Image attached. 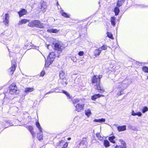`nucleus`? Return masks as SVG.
<instances>
[{
    "label": "nucleus",
    "instance_id": "f257e3e1",
    "mask_svg": "<svg viewBox=\"0 0 148 148\" xmlns=\"http://www.w3.org/2000/svg\"><path fill=\"white\" fill-rule=\"evenodd\" d=\"M102 76L101 75L99 76L94 75L92 79V83L95 84V88L99 92L101 93L105 92L103 88L100 85V79Z\"/></svg>",
    "mask_w": 148,
    "mask_h": 148
},
{
    "label": "nucleus",
    "instance_id": "f03ea898",
    "mask_svg": "<svg viewBox=\"0 0 148 148\" xmlns=\"http://www.w3.org/2000/svg\"><path fill=\"white\" fill-rule=\"evenodd\" d=\"M28 25L30 27H36L40 28H42L44 27L43 23L38 20H34L31 21L29 23Z\"/></svg>",
    "mask_w": 148,
    "mask_h": 148
},
{
    "label": "nucleus",
    "instance_id": "7ed1b4c3",
    "mask_svg": "<svg viewBox=\"0 0 148 148\" xmlns=\"http://www.w3.org/2000/svg\"><path fill=\"white\" fill-rule=\"evenodd\" d=\"M129 82H130V81L128 79H125L121 82L119 83L118 87V88H120L123 90L128 87L129 85Z\"/></svg>",
    "mask_w": 148,
    "mask_h": 148
},
{
    "label": "nucleus",
    "instance_id": "20e7f679",
    "mask_svg": "<svg viewBox=\"0 0 148 148\" xmlns=\"http://www.w3.org/2000/svg\"><path fill=\"white\" fill-rule=\"evenodd\" d=\"M10 92L11 94H13L17 93V88L16 84L15 83H12L10 85L9 87Z\"/></svg>",
    "mask_w": 148,
    "mask_h": 148
},
{
    "label": "nucleus",
    "instance_id": "39448f33",
    "mask_svg": "<svg viewBox=\"0 0 148 148\" xmlns=\"http://www.w3.org/2000/svg\"><path fill=\"white\" fill-rule=\"evenodd\" d=\"M12 66L8 69V71L11 74H12L16 69V60H14L12 61Z\"/></svg>",
    "mask_w": 148,
    "mask_h": 148
},
{
    "label": "nucleus",
    "instance_id": "423d86ee",
    "mask_svg": "<svg viewBox=\"0 0 148 148\" xmlns=\"http://www.w3.org/2000/svg\"><path fill=\"white\" fill-rule=\"evenodd\" d=\"M9 15L7 13L5 14L3 18V22L5 26H8L9 22Z\"/></svg>",
    "mask_w": 148,
    "mask_h": 148
},
{
    "label": "nucleus",
    "instance_id": "0eeeda50",
    "mask_svg": "<svg viewBox=\"0 0 148 148\" xmlns=\"http://www.w3.org/2000/svg\"><path fill=\"white\" fill-rule=\"evenodd\" d=\"M54 47V49L55 50L58 51L60 52H62L64 48L63 45L62 44L57 43L55 44Z\"/></svg>",
    "mask_w": 148,
    "mask_h": 148
},
{
    "label": "nucleus",
    "instance_id": "6e6552de",
    "mask_svg": "<svg viewBox=\"0 0 148 148\" xmlns=\"http://www.w3.org/2000/svg\"><path fill=\"white\" fill-rule=\"evenodd\" d=\"M68 145L67 143H64L63 141H60L57 143L56 148H66Z\"/></svg>",
    "mask_w": 148,
    "mask_h": 148
},
{
    "label": "nucleus",
    "instance_id": "1a4fd4ad",
    "mask_svg": "<svg viewBox=\"0 0 148 148\" xmlns=\"http://www.w3.org/2000/svg\"><path fill=\"white\" fill-rule=\"evenodd\" d=\"M121 145H116L114 148H126L127 146L125 142L122 140H120Z\"/></svg>",
    "mask_w": 148,
    "mask_h": 148
},
{
    "label": "nucleus",
    "instance_id": "9d476101",
    "mask_svg": "<svg viewBox=\"0 0 148 148\" xmlns=\"http://www.w3.org/2000/svg\"><path fill=\"white\" fill-rule=\"evenodd\" d=\"M84 104H83L78 103L75 106L76 110L79 112L83 109Z\"/></svg>",
    "mask_w": 148,
    "mask_h": 148
},
{
    "label": "nucleus",
    "instance_id": "9b49d317",
    "mask_svg": "<svg viewBox=\"0 0 148 148\" xmlns=\"http://www.w3.org/2000/svg\"><path fill=\"white\" fill-rule=\"evenodd\" d=\"M18 13L19 14L20 17H21L24 15L26 14L27 13V12L25 9H22L20 11L18 12Z\"/></svg>",
    "mask_w": 148,
    "mask_h": 148
},
{
    "label": "nucleus",
    "instance_id": "f8f14e48",
    "mask_svg": "<svg viewBox=\"0 0 148 148\" xmlns=\"http://www.w3.org/2000/svg\"><path fill=\"white\" fill-rule=\"evenodd\" d=\"M55 57V54L54 52H50L47 58H49V60H53V61Z\"/></svg>",
    "mask_w": 148,
    "mask_h": 148
},
{
    "label": "nucleus",
    "instance_id": "ddd939ff",
    "mask_svg": "<svg viewBox=\"0 0 148 148\" xmlns=\"http://www.w3.org/2000/svg\"><path fill=\"white\" fill-rule=\"evenodd\" d=\"M33 128L32 126H29L28 127V129L30 132L33 138L35 137V133L33 131Z\"/></svg>",
    "mask_w": 148,
    "mask_h": 148
},
{
    "label": "nucleus",
    "instance_id": "4468645a",
    "mask_svg": "<svg viewBox=\"0 0 148 148\" xmlns=\"http://www.w3.org/2000/svg\"><path fill=\"white\" fill-rule=\"evenodd\" d=\"M117 130L119 132L123 131L126 130V126H119L117 127Z\"/></svg>",
    "mask_w": 148,
    "mask_h": 148
},
{
    "label": "nucleus",
    "instance_id": "2eb2a0df",
    "mask_svg": "<svg viewBox=\"0 0 148 148\" xmlns=\"http://www.w3.org/2000/svg\"><path fill=\"white\" fill-rule=\"evenodd\" d=\"M29 20L27 19H22L20 21H19L18 23V25H21L22 24H25L27 22H29Z\"/></svg>",
    "mask_w": 148,
    "mask_h": 148
},
{
    "label": "nucleus",
    "instance_id": "dca6fc26",
    "mask_svg": "<svg viewBox=\"0 0 148 148\" xmlns=\"http://www.w3.org/2000/svg\"><path fill=\"white\" fill-rule=\"evenodd\" d=\"M53 62V60H49V58H47V60L46 61L45 64V67H48Z\"/></svg>",
    "mask_w": 148,
    "mask_h": 148
},
{
    "label": "nucleus",
    "instance_id": "f3484780",
    "mask_svg": "<svg viewBox=\"0 0 148 148\" xmlns=\"http://www.w3.org/2000/svg\"><path fill=\"white\" fill-rule=\"evenodd\" d=\"M58 82L64 86L66 85L67 84L66 79H59Z\"/></svg>",
    "mask_w": 148,
    "mask_h": 148
},
{
    "label": "nucleus",
    "instance_id": "a211bd4d",
    "mask_svg": "<svg viewBox=\"0 0 148 148\" xmlns=\"http://www.w3.org/2000/svg\"><path fill=\"white\" fill-rule=\"evenodd\" d=\"M104 95L99 94H95L92 97V99L93 100H95L101 97H103Z\"/></svg>",
    "mask_w": 148,
    "mask_h": 148
},
{
    "label": "nucleus",
    "instance_id": "6ab92c4d",
    "mask_svg": "<svg viewBox=\"0 0 148 148\" xmlns=\"http://www.w3.org/2000/svg\"><path fill=\"white\" fill-rule=\"evenodd\" d=\"M101 52V51L99 49V48L97 49H96L94 51V55L95 57H97V56L100 55Z\"/></svg>",
    "mask_w": 148,
    "mask_h": 148
},
{
    "label": "nucleus",
    "instance_id": "aec40b11",
    "mask_svg": "<svg viewBox=\"0 0 148 148\" xmlns=\"http://www.w3.org/2000/svg\"><path fill=\"white\" fill-rule=\"evenodd\" d=\"M47 32H51L54 33H57L59 31V30H57L56 29H48L47 30Z\"/></svg>",
    "mask_w": 148,
    "mask_h": 148
},
{
    "label": "nucleus",
    "instance_id": "412c9836",
    "mask_svg": "<svg viewBox=\"0 0 148 148\" xmlns=\"http://www.w3.org/2000/svg\"><path fill=\"white\" fill-rule=\"evenodd\" d=\"M124 1V0H118L116 5V6L118 7H120L122 5Z\"/></svg>",
    "mask_w": 148,
    "mask_h": 148
},
{
    "label": "nucleus",
    "instance_id": "4be33fe9",
    "mask_svg": "<svg viewBox=\"0 0 148 148\" xmlns=\"http://www.w3.org/2000/svg\"><path fill=\"white\" fill-rule=\"evenodd\" d=\"M105 121V119L102 118L101 119H95L94 120V121L95 122H98L100 123L104 122Z\"/></svg>",
    "mask_w": 148,
    "mask_h": 148
},
{
    "label": "nucleus",
    "instance_id": "5701e85b",
    "mask_svg": "<svg viewBox=\"0 0 148 148\" xmlns=\"http://www.w3.org/2000/svg\"><path fill=\"white\" fill-rule=\"evenodd\" d=\"M115 137L114 136H113L109 137V140L111 142L115 143Z\"/></svg>",
    "mask_w": 148,
    "mask_h": 148
},
{
    "label": "nucleus",
    "instance_id": "b1692460",
    "mask_svg": "<svg viewBox=\"0 0 148 148\" xmlns=\"http://www.w3.org/2000/svg\"><path fill=\"white\" fill-rule=\"evenodd\" d=\"M60 79H65V77L64 73L62 71H61L60 72Z\"/></svg>",
    "mask_w": 148,
    "mask_h": 148
},
{
    "label": "nucleus",
    "instance_id": "393cba45",
    "mask_svg": "<svg viewBox=\"0 0 148 148\" xmlns=\"http://www.w3.org/2000/svg\"><path fill=\"white\" fill-rule=\"evenodd\" d=\"M34 90L32 88H27L25 89V92L26 93L30 92L33 91Z\"/></svg>",
    "mask_w": 148,
    "mask_h": 148
},
{
    "label": "nucleus",
    "instance_id": "a878e982",
    "mask_svg": "<svg viewBox=\"0 0 148 148\" xmlns=\"http://www.w3.org/2000/svg\"><path fill=\"white\" fill-rule=\"evenodd\" d=\"M37 138L39 140H40L42 139L43 135L42 133H38L37 134Z\"/></svg>",
    "mask_w": 148,
    "mask_h": 148
},
{
    "label": "nucleus",
    "instance_id": "bb28decb",
    "mask_svg": "<svg viewBox=\"0 0 148 148\" xmlns=\"http://www.w3.org/2000/svg\"><path fill=\"white\" fill-rule=\"evenodd\" d=\"M120 12V10L119 7L117 6L114 9V12L115 15H117Z\"/></svg>",
    "mask_w": 148,
    "mask_h": 148
},
{
    "label": "nucleus",
    "instance_id": "cd10ccee",
    "mask_svg": "<svg viewBox=\"0 0 148 148\" xmlns=\"http://www.w3.org/2000/svg\"><path fill=\"white\" fill-rule=\"evenodd\" d=\"M116 18L113 16L111 18V22L112 25L113 26H115L116 24V23L115 22V20Z\"/></svg>",
    "mask_w": 148,
    "mask_h": 148
},
{
    "label": "nucleus",
    "instance_id": "c85d7f7f",
    "mask_svg": "<svg viewBox=\"0 0 148 148\" xmlns=\"http://www.w3.org/2000/svg\"><path fill=\"white\" fill-rule=\"evenodd\" d=\"M60 13L62 15L65 17L69 18V17L70 15L68 14L67 13L63 12V10H61L60 11Z\"/></svg>",
    "mask_w": 148,
    "mask_h": 148
},
{
    "label": "nucleus",
    "instance_id": "c756f323",
    "mask_svg": "<svg viewBox=\"0 0 148 148\" xmlns=\"http://www.w3.org/2000/svg\"><path fill=\"white\" fill-rule=\"evenodd\" d=\"M86 138H83L82 140L79 143V145H84L85 144L86 141Z\"/></svg>",
    "mask_w": 148,
    "mask_h": 148
},
{
    "label": "nucleus",
    "instance_id": "7c9ffc66",
    "mask_svg": "<svg viewBox=\"0 0 148 148\" xmlns=\"http://www.w3.org/2000/svg\"><path fill=\"white\" fill-rule=\"evenodd\" d=\"M103 144L105 147H107L109 146L110 143L107 140H104Z\"/></svg>",
    "mask_w": 148,
    "mask_h": 148
},
{
    "label": "nucleus",
    "instance_id": "2f4dec72",
    "mask_svg": "<svg viewBox=\"0 0 148 148\" xmlns=\"http://www.w3.org/2000/svg\"><path fill=\"white\" fill-rule=\"evenodd\" d=\"M47 6L45 3L43 2L41 5V9L43 11L46 8Z\"/></svg>",
    "mask_w": 148,
    "mask_h": 148
},
{
    "label": "nucleus",
    "instance_id": "473e14b6",
    "mask_svg": "<svg viewBox=\"0 0 148 148\" xmlns=\"http://www.w3.org/2000/svg\"><path fill=\"white\" fill-rule=\"evenodd\" d=\"M119 89V91L117 93V95L119 96L121 95L123 93V90L120 88H118Z\"/></svg>",
    "mask_w": 148,
    "mask_h": 148
},
{
    "label": "nucleus",
    "instance_id": "72a5a7b5",
    "mask_svg": "<svg viewBox=\"0 0 148 148\" xmlns=\"http://www.w3.org/2000/svg\"><path fill=\"white\" fill-rule=\"evenodd\" d=\"M85 114L88 116H89L91 114L90 110L89 109H88L85 111Z\"/></svg>",
    "mask_w": 148,
    "mask_h": 148
},
{
    "label": "nucleus",
    "instance_id": "f704fd0d",
    "mask_svg": "<svg viewBox=\"0 0 148 148\" xmlns=\"http://www.w3.org/2000/svg\"><path fill=\"white\" fill-rule=\"evenodd\" d=\"M96 135L100 140H102L103 139V138L101 136L99 133H97Z\"/></svg>",
    "mask_w": 148,
    "mask_h": 148
},
{
    "label": "nucleus",
    "instance_id": "c9c22d12",
    "mask_svg": "<svg viewBox=\"0 0 148 148\" xmlns=\"http://www.w3.org/2000/svg\"><path fill=\"white\" fill-rule=\"evenodd\" d=\"M101 51L103 50H106L107 49V46L106 45H103L101 47L99 48Z\"/></svg>",
    "mask_w": 148,
    "mask_h": 148
},
{
    "label": "nucleus",
    "instance_id": "e433bc0d",
    "mask_svg": "<svg viewBox=\"0 0 148 148\" xmlns=\"http://www.w3.org/2000/svg\"><path fill=\"white\" fill-rule=\"evenodd\" d=\"M62 91L57 92H62L63 93H64V94H65L68 97H69V98H70V96L69 94L67 92L64 91L63 90H62Z\"/></svg>",
    "mask_w": 148,
    "mask_h": 148
},
{
    "label": "nucleus",
    "instance_id": "4c0bfd02",
    "mask_svg": "<svg viewBox=\"0 0 148 148\" xmlns=\"http://www.w3.org/2000/svg\"><path fill=\"white\" fill-rule=\"evenodd\" d=\"M142 69L145 72L148 73V67H147L144 66L143 67Z\"/></svg>",
    "mask_w": 148,
    "mask_h": 148
},
{
    "label": "nucleus",
    "instance_id": "58836bf2",
    "mask_svg": "<svg viewBox=\"0 0 148 148\" xmlns=\"http://www.w3.org/2000/svg\"><path fill=\"white\" fill-rule=\"evenodd\" d=\"M79 100L78 99H75L73 100V103L74 104L77 103L79 102Z\"/></svg>",
    "mask_w": 148,
    "mask_h": 148
},
{
    "label": "nucleus",
    "instance_id": "ea45409f",
    "mask_svg": "<svg viewBox=\"0 0 148 148\" xmlns=\"http://www.w3.org/2000/svg\"><path fill=\"white\" fill-rule=\"evenodd\" d=\"M148 110V108L147 107H144L142 109V112L144 113Z\"/></svg>",
    "mask_w": 148,
    "mask_h": 148
},
{
    "label": "nucleus",
    "instance_id": "a19ab883",
    "mask_svg": "<svg viewBox=\"0 0 148 148\" xmlns=\"http://www.w3.org/2000/svg\"><path fill=\"white\" fill-rule=\"evenodd\" d=\"M4 125H8L9 126H11V124L10 123V121H5L4 122Z\"/></svg>",
    "mask_w": 148,
    "mask_h": 148
},
{
    "label": "nucleus",
    "instance_id": "79ce46f5",
    "mask_svg": "<svg viewBox=\"0 0 148 148\" xmlns=\"http://www.w3.org/2000/svg\"><path fill=\"white\" fill-rule=\"evenodd\" d=\"M107 35L110 38H112V34L109 32H107Z\"/></svg>",
    "mask_w": 148,
    "mask_h": 148
},
{
    "label": "nucleus",
    "instance_id": "37998d69",
    "mask_svg": "<svg viewBox=\"0 0 148 148\" xmlns=\"http://www.w3.org/2000/svg\"><path fill=\"white\" fill-rule=\"evenodd\" d=\"M37 127L38 128V130H39L40 132H42V127H41L40 125V126L39 127L38 126V127Z\"/></svg>",
    "mask_w": 148,
    "mask_h": 148
},
{
    "label": "nucleus",
    "instance_id": "c03bdc74",
    "mask_svg": "<svg viewBox=\"0 0 148 148\" xmlns=\"http://www.w3.org/2000/svg\"><path fill=\"white\" fill-rule=\"evenodd\" d=\"M78 55L80 56H82L84 54V52L83 51H80L78 53Z\"/></svg>",
    "mask_w": 148,
    "mask_h": 148
},
{
    "label": "nucleus",
    "instance_id": "a18cd8bd",
    "mask_svg": "<svg viewBox=\"0 0 148 148\" xmlns=\"http://www.w3.org/2000/svg\"><path fill=\"white\" fill-rule=\"evenodd\" d=\"M132 115L134 116L136 115V113H135L133 110H132Z\"/></svg>",
    "mask_w": 148,
    "mask_h": 148
},
{
    "label": "nucleus",
    "instance_id": "49530a36",
    "mask_svg": "<svg viewBox=\"0 0 148 148\" xmlns=\"http://www.w3.org/2000/svg\"><path fill=\"white\" fill-rule=\"evenodd\" d=\"M45 71H42L40 73V76H43L45 74Z\"/></svg>",
    "mask_w": 148,
    "mask_h": 148
},
{
    "label": "nucleus",
    "instance_id": "de8ad7c7",
    "mask_svg": "<svg viewBox=\"0 0 148 148\" xmlns=\"http://www.w3.org/2000/svg\"><path fill=\"white\" fill-rule=\"evenodd\" d=\"M55 92V91L54 90H50L49 92H47V93H46L45 94V95H47V94H50V93H52L53 92Z\"/></svg>",
    "mask_w": 148,
    "mask_h": 148
},
{
    "label": "nucleus",
    "instance_id": "09e8293b",
    "mask_svg": "<svg viewBox=\"0 0 148 148\" xmlns=\"http://www.w3.org/2000/svg\"><path fill=\"white\" fill-rule=\"evenodd\" d=\"M138 115V116H141L142 115V113L140 112L136 113V115Z\"/></svg>",
    "mask_w": 148,
    "mask_h": 148
},
{
    "label": "nucleus",
    "instance_id": "8fccbe9b",
    "mask_svg": "<svg viewBox=\"0 0 148 148\" xmlns=\"http://www.w3.org/2000/svg\"><path fill=\"white\" fill-rule=\"evenodd\" d=\"M36 125L37 127H38V126L39 127L40 125L39 123V122L38 121H37L36 122Z\"/></svg>",
    "mask_w": 148,
    "mask_h": 148
},
{
    "label": "nucleus",
    "instance_id": "3c124183",
    "mask_svg": "<svg viewBox=\"0 0 148 148\" xmlns=\"http://www.w3.org/2000/svg\"><path fill=\"white\" fill-rule=\"evenodd\" d=\"M71 138H68V139L69 140H70V139H71Z\"/></svg>",
    "mask_w": 148,
    "mask_h": 148
},
{
    "label": "nucleus",
    "instance_id": "603ef678",
    "mask_svg": "<svg viewBox=\"0 0 148 148\" xmlns=\"http://www.w3.org/2000/svg\"><path fill=\"white\" fill-rule=\"evenodd\" d=\"M48 47H49V45H48V46H47V48H48Z\"/></svg>",
    "mask_w": 148,
    "mask_h": 148
},
{
    "label": "nucleus",
    "instance_id": "864d4df0",
    "mask_svg": "<svg viewBox=\"0 0 148 148\" xmlns=\"http://www.w3.org/2000/svg\"><path fill=\"white\" fill-rule=\"evenodd\" d=\"M147 79H148V76H147Z\"/></svg>",
    "mask_w": 148,
    "mask_h": 148
}]
</instances>
